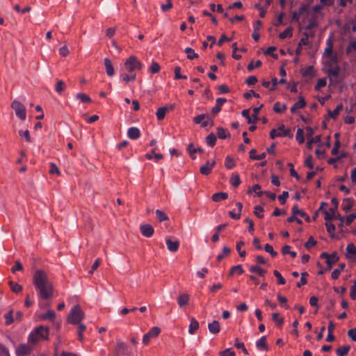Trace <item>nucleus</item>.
<instances>
[{"mask_svg":"<svg viewBox=\"0 0 356 356\" xmlns=\"http://www.w3.org/2000/svg\"><path fill=\"white\" fill-rule=\"evenodd\" d=\"M181 67L179 66H176L175 67V79H186L187 76L185 75L181 74Z\"/></svg>","mask_w":356,"mask_h":356,"instance_id":"54","label":"nucleus"},{"mask_svg":"<svg viewBox=\"0 0 356 356\" xmlns=\"http://www.w3.org/2000/svg\"><path fill=\"white\" fill-rule=\"evenodd\" d=\"M19 135L21 137L24 138L25 140L28 143H31V136H30L29 131L28 129H26L25 131H22V130L19 131Z\"/></svg>","mask_w":356,"mask_h":356,"instance_id":"57","label":"nucleus"},{"mask_svg":"<svg viewBox=\"0 0 356 356\" xmlns=\"http://www.w3.org/2000/svg\"><path fill=\"white\" fill-rule=\"evenodd\" d=\"M33 283L40 299L49 300L53 297L54 286L45 271L36 270L33 277Z\"/></svg>","mask_w":356,"mask_h":356,"instance_id":"1","label":"nucleus"},{"mask_svg":"<svg viewBox=\"0 0 356 356\" xmlns=\"http://www.w3.org/2000/svg\"><path fill=\"white\" fill-rule=\"evenodd\" d=\"M235 165L236 164L234 160L232 157L227 156L225 159V166L227 169L230 170L232 169L235 166Z\"/></svg>","mask_w":356,"mask_h":356,"instance_id":"50","label":"nucleus"},{"mask_svg":"<svg viewBox=\"0 0 356 356\" xmlns=\"http://www.w3.org/2000/svg\"><path fill=\"white\" fill-rule=\"evenodd\" d=\"M216 165L214 160L207 161L206 163L200 167V172L203 175H208Z\"/></svg>","mask_w":356,"mask_h":356,"instance_id":"14","label":"nucleus"},{"mask_svg":"<svg viewBox=\"0 0 356 356\" xmlns=\"http://www.w3.org/2000/svg\"><path fill=\"white\" fill-rule=\"evenodd\" d=\"M9 285L11 290L15 293H19L22 290V286L16 282H10Z\"/></svg>","mask_w":356,"mask_h":356,"instance_id":"52","label":"nucleus"},{"mask_svg":"<svg viewBox=\"0 0 356 356\" xmlns=\"http://www.w3.org/2000/svg\"><path fill=\"white\" fill-rule=\"evenodd\" d=\"M292 37V29L291 27L286 28L283 32L280 33L279 38L280 39H285L286 38Z\"/></svg>","mask_w":356,"mask_h":356,"instance_id":"47","label":"nucleus"},{"mask_svg":"<svg viewBox=\"0 0 356 356\" xmlns=\"http://www.w3.org/2000/svg\"><path fill=\"white\" fill-rule=\"evenodd\" d=\"M194 122L196 124H200L201 127H206L208 125L212 126L213 122V120L209 117L205 115L204 114L198 115L194 118Z\"/></svg>","mask_w":356,"mask_h":356,"instance_id":"12","label":"nucleus"},{"mask_svg":"<svg viewBox=\"0 0 356 356\" xmlns=\"http://www.w3.org/2000/svg\"><path fill=\"white\" fill-rule=\"evenodd\" d=\"M321 257L326 259V264L328 269H331L332 265L337 263L339 259L337 253L329 254L326 252H323Z\"/></svg>","mask_w":356,"mask_h":356,"instance_id":"13","label":"nucleus"},{"mask_svg":"<svg viewBox=\"0 0 356 356\" xmlns=\"http://www.w3.org/2000/svg\"><path fill=\"white\" fill-rule=\"evenodd\" d=\"M140 232L144 236L150 237L154 234V228L149 224L143 225L140 227Z\"/></svg>","mask_w":356,"mask_h":356,"instance_id":"16","label":"nucleus"},{"mask_svg":"<svg viewBox=\"0 0 356 356\" xmlns=\"http://www.w3.org/2000/svg\"><path fill=\"white\" fill-rule=\"evenodd\" d=\"M230 249L227 246H224L222 248V253L217 256V260L221 261L225 256L230 253Z\"/></svg>","mask_w":356,"mask_h":356,"instance_id":"58","label":"nucleus"},{"mask_svg":"<svg viewBox=\"0 0 356 356\" xmlns=\"http://www.w3.org/2000/svg\"><path fill=\"white\" fill-rule=\"evenodd\" d=\"M84 312L81 309V306L79 305H76L74 306L67 318V321L69 323L76 325L80 324V322L84 318Z\"/></svg>","mask_w":356,"mask_h":356,"instance_id":"3","label":"nucleus"},{"mask_svg":"<svg viewBox=\"0 0 356 356\" xmlns=\"http://www.w3.org/2000/svg\"><path fill=\"white\" fill-rule=\"evenodd\" d=\"M320 14L310 13L308 12L307 17L305 18V29L311 30L318 26V18Z\"/></svg>","mask_w":356,"mask_h":356,"instance_id":"5","label":"nucleus"},{"mask_svg":"<svg viewBox=\"0 0 356 356\" xmlns=\"http://www.w3.org/2000/svg\"><path fill=\"white\" fill-rule=\"evenodd\" d=\"M207 144L210 147H213L216 142V136L213 133L209 134L206 138Z\"/></svg>","mask_w":356,"mask_h":356,"instance_id":"37","label":"nucleus"},{"mask_svg":"<svg viewBox=\"0 0 356 356\" xmlns=\"http://www.w3.org/2000/svg\"><path fill=\"white\" fill-rule=\"evenodd\" d=\"M104 66L107 75L109 76H113L115 74V70L112 62L109 58H106L104 59Z\"/></svg>","mask_w":356,"mask_h":356,"instance_id":"21","label":"nucleus"},{"mask_svg":"<svg viewBox=\"0 0 356 356\" xmlns=\"http://www.w3.org/2000/svg\"><path fill=\"white\" fill-rule=\"evenodd\" d=\"M314 67L313 66H309L305 69V70L302 72V76H311L312 77L314 76Z\"/></svg>","mask_w":356,"mask_h":356,"instance_id":"62","label":"nucleus"},{"mask_svg":"<svg viewBox=\"0 0 356 356\" xmlns=\"http://www.w3.org/2000/svg\"><path fill=\"white\" fill-rule=\"evenodd\" d=\"M291 211H292V214L299 215L302 218H305L307 222L310 221L309 216L305 212H304L302 210L300 209L296 204L293 206Z\"/></svg>","mask_w":356,"mask_h":356,"instance_id":"24","label":"nucleus"},{"mask_svg":"<svg viewBox=\"0 0 356 356\" xmlns=\"http://www.w3.org/2000/svg\"><path fill=\"white\" fill-rule=\"evenodd\" d=\"M326 65L327 67H333L338 65V56L337 54L326 57Z\"/></svg>","mask_w":356,"mask_h":356,"instance_id":"29","label":"nucleus"},{"mask_svg":"<svg viewBox=\"0 0 356 356\" xmlns=\"http://www.w3.org/2000/svg\"><path fill=\"white\" fill-rule=\"evenodd\" d=\"M346 54L354 55L356 54V41H352L349 43L348 46L346 48Z\"/></svg>","mask_w":356,"mask_h":356,"instance_id":"44","label":"nucleus"},{"mask_svg":"<svg viewBox=\"0 0 356 356\" xmlns=\"http://www.w3.org/2000/svg\"><path fill=\"white\" fill-rule=\"evenodd\" d=\"M76 98L83 103H90L91 98L86 93H77Z\"/></svg>","mask_w":356,"mask_h":356,"instance_id":"42","label":"nucleus"},{"mask_svg":"<svg viewBox=\"0 0 356 356\" xmlns=\"http://www.w3.org/2000/svg\"><path fill=\"white\" fill-rule=\"evenodd\" d=\"M11 108L15 111V115L21 120H25L26 111L25 106L19 101L14 100L11 103Z\"/></svg>","mask_w":356,"mask_h":356,"instance_id":"6","label":"nucleus"},{"mask_svg":"<svg viewBox=\"0 0 356 356\" xmlns=\"http://www.w3.org/2000/svg\"><path fill=\"white\" fill-rule=\"evenodd\" d=\"M120 77L124 82L128 83L129 81H135L136 76L135 74L129 75L127 73L121 72Z\"/></svg>","mask_w":356,"mask_h":356,"instance_id":"34","label":"nucleus"},{"mask_svg":"<svg viewBox=\"0 0 356 356\" xmlns=\"http://www.w3.org/2000/svg\"><path fill=\"white\" fill-rule=\"evenodd\" d=\"M306 106V102L305 101L302 97H299L298 102L293 104V105L291 107V112L294 113L296 110L303 108Z\"/></svg>","mask_w":356,"mask_h":356,"instance_id":"22","label":"nucleus"},{"mask_svg":"<svg viewBox=\"0 0 356 356\" xmlns=\"http://www.w3.org/2000/svg\"><path fill=\"white\" fill-rule=\"evenodd\" d=\"M346 252L348 254L355 255L356 254V247L353 243H349L346 246Z\"/></svg>","mask_w":356,"mask_h":356,"instance_id":"63","label":"nucleus"},{"mask_svg":"<svg viewBox=\"0 0 356 356\" xmlns=\"http://www.w3.org/2000/svg\"><path fill=\"white\" fill-rule=\"evenodd\" d=\"M264 211V209L262 207L259 205H257L254 207V213L259 218H262L264 217V215L262 214Z\"/></svg>","mask_w":356,"mask_h":356,"instance_id":"56","label":"nucleus"},{"mask_svg":"<svg viewBox=\"0 0 356 356\" xmlns=\"http://www.w3.org/2000/svg\"><path fill=\"white\" fill-rule=\"evenodd\" d=\"M339 72L340 67L339 65L329 67L327 70V75L329 77H337L339 75Z\"/></svg>","mask_w":356,"mask_h":356,"instance_id":"31","label":"nucleus"},{"mask_svg":"<svg viewBox=\"0 0 356 356\" xmlns=\"http://www.w3.org/2000/svg\"><path fill=\"white\" fill-rule=\"evenodd\" d=\"M227 102V99L225 98H218L216 99V104L214 107L212 108L211 112L213 114H218L222 106Z\"/></svg>","mask_w":356,"mask_h":356,"instance_id":"25","label":"nucleus"},{"mask_svg":"<svg viewBox=\"0 0 356 356\" xmlns=\"http://www.w3.org/2000/svg\"><path fill=\"white\" fill-rule=\"evenodd\" d=\"M127 136L130 139L136 140L140 136V131L137 127H131L127 131Z\"/></svg>","mask_w":356,"mask_h":356,"instance_id":"26","label":"nucleus"},{"mask_svg":"<svg viewBox=\"0 0 356 356\" xmlns=\"http://www.w3.org/2000/svg\"><path fill=\"white\" fill-rule=\"evenodd\" d=\"M320 142H321V136L320 135L316 136L314 138H311L307 141V147L309 149H312L313 143H320Z\"/></svg>","mask_w":356,"mask_h":356,"instance_id":"53","label":"nucleus"},{"mask_svg":"<svg viewBox=\"0 0 356 356\" xmlns=\"http://www.w3.org/2000/svg\"><path fill=\"white\" fill-rule=\"evenodd\" d=\"M296 138L300 144H302L305 142L304 131L302 129H298Z\"/></svg>","mask_w":356,"mask_h":356,"instance_id":"51","label":"nucleus"},{"mask_svg":"<svg viewBox=\"0 0 356 356\" xmlns=\"http://www.w3.org/2000/svg\"><path fill=\"white\" fill-rule=\"evenodd\" d=\"M290 134L289 129H285V127L284 124L280 126L277 129H273L270 132V137L272 139L275 138L276 137L280 136H286Z\"/></svg>","mask_w":356,"mask_h":356,"instance_id":"11","label":"nucleus"},{"mask_svg":"<svg viewBox=\"0 0 356 356\" xmlns=\"http://www.w3.org/2000/svg\"><path fill=\"white\" fill-rule=\"evenodd\" d=\"M250 270L252 273H257L261 277H264L266 273V271L265 270L262 269L260 266L256 265L252 266L250 268Z\"/></svg>","mask_w":356,"mask_h":356,"instance_id":"36","label":"nucleus"},{"mask_svg":"<svg viewBox=\"0 0 356 356\" xmlns=\"http://www.w3.org/2000/svg\"><path fill=\"white\" fill-rule=\"evenodd\" d=\"M189 302V295L187 293H182L177 298V302L180 307L186 306Z\"/></svg>","mask_w":356,"mask_h":356,"instance_id":"27","label":"nucleus"},{"mask_svg":"<svg viewBox=\"0 0 356 356\" xmlns=\"http://www.w3.org/2000/svg\"><path fill=\"white\" fill-rule=\"evenodd\" d=\"M244 272L241 265H236L232 267L230 270V275H233L235 273H238V274H243Z\"/></svg>","mask_w":356,"mask_h":356,"instance_id":"60","label":"nucleus"},{"mask_svg":"<svg viewBox=\"0 0 356 356\" xmlns=\"http://www.w3.org/2000/svg\"><path fill=\"white\" fill-rule=\"evenodd\" d=\"M187 151L192 159H195L196 156L195 155V153H203L204 150L200 147H195L193 143H190L188 145Z\"/></svg>","mask_w":356,"mask_h":356,"instance_id":"17","label":"nucleus"},{"mask_svg":"<svg viewBox=\"0 0 356 356\" xmlns=\"http://www.w3.org/2000/svg\"><path fill=\"white\" fill-rule=\"evenodd\" d=\"M166 245L169 251L175 252L177 251L179 248V242L177 240L172 241L171 239L168 238L166 240Z\"/></svg>","mask_w":356,"mask_h":356,"instance_id":"23","label":"nucleus"},{"mask_svg":"<svg viewBox=\"0 0 356 356\" xmlns=\"http://www.w3.org/2000/svg\"><path fill=\"white\" fill-rule=\"evenodd\" d=\"M345 268V264H340L338 268L334 269L332 273V278L336 280L339 277L341 272Z\"/></svg>","mask_w":356,"mask_h":356,"instance_id":"39","label":"nucleus"},{"mask_svg":"<svg viewBox=\"0 0 356 356\" xmlns=\"http://www.w3.org/2000/svg\"><path fill=\"white\" fill-rule=\"evenodd\" d=\"M208 329L213 334H216L220 331V323L218 321H213L208 324Z\"/></svg>","mask_w":356,"mask_h":356,"instance_id":"20","label":"nucleus"},{"mask_svg":"<svg viewBox=\"0 0 356 356\" xmlns=\"http://www.w3.org/2000/svg\"><path fill=\"white\" fill-rule=\"evenodd\" d=\"M55 316H56L55 312L53 310H49L47 312V313H45L44 314L42 315V318L44 320H46V319L53 320V319H54Z\"/></svg>","mask_w":356,"mask_h":356,"instance_id":"59","label":"nucleus"},{"mask_svg":"<svg viewBox=\"0 0 356 356\" xmlns=\"http://www.w3.org/2000/svg\"><path fill=\"white\" fill-rule=\"evenodd\" d=\"M155 213L159 222H163L168 220V217L163 211L157 209L156 210Z\"/></svg>","mask_w":356,"mask_h":356,"instance_id":"46","label":"nucleus"},{"mask_svg":"<svg viewBox=\"0 0 356 356\" xmlns=\"http://www.w3.org/2000/svg\"><path fill=\"white\" fill-rule=\"evenodd\" d=\"M327 84V79L326 78L320 79L316 85L315 86L314 88L316 90H320L321 88L325 86Z\"/></svg>","mask_w":356,"mask_h":356,"instance_id":"61","label":"nucleus"},{"mask_svg":"<svg viewBox=\"0 0 356 356\" xmlns=\"http://www.w3.org/2000/svg\"><path fill=\"white\" fill-rule=\"evenodd\" d=\"M33 351V346L29 344L21 343L15 348L16 356H27Z\"/></svg>","mask_w":356,"mask_h":356,"instance_id":"9","label":"nucleus"},{"mask_svg":"<svg viewBox=\"0 0 356 356\" xmlns=\"http://www.w3.org/2000/svg\"><path fill=\"white\" fill-rule=\"evenodd\" d=\"M263 106L261 104L259 106L253 108L254 114L252 116L250 115V109H245L242 111L241 114L248 120V123H255L258 120L257 115Z\"/></svg>","mask_w":356,"mask_h":356,"instance_id":"7","label":"nucleus"},{"mask_svg":"<svg viewBox=\"0 0 356 356\" xmlns=\"http://www.w3.org/2000/svg\"><path fill=\"white\" fill-rule=\"evenodd\" d=\"M184 52L186 54L187 58L189 60L198 58V54H196L195 51L191 47H186L184 50Z\"/></svg>","mask_w":356,"mask_h":356,"instance_id":"38","label":"nucleus"},{"mask_svg":"<svg viewBox=\"0 0 356 356\" xmlns=\"http://www.w3.org/2000/svg\"><path fill=\"white\" fill-rule=\"evenodd\" d=\"M273 110L278 113H284L286 110V105L285 104H280V102L275 103Z\"/></svg>","mask_w":356,"mask_h":356,"instance_id":"33","label":"nucleus"},{"mask_svg":"<svg viewBox=\"0 0 356 356\" xmlns=\"http://www.w3.org/2000/svg\"><path fill=\"white\" fill-rule=\"evenodd\" d=\"M343 109V105L342 104H338L336 108L332 111H329V115L333 118L335 119L339 115V112Z\"/></svg>","mask_w":356,"mask_h":356,"instance_id":"41","label":"nucleus"},{"mask_svg":"<svg viewBox=\"0 0 356 356\" xmlns=\"http://www.w3.org/2000/svg\"><path fill=\"white\" fill-rule=\"evenodd\" d=\"M350 296L352 299L356 300V280L354 281L353 284L350 287Z\"/></svg>","mask_w":356,"mask_h":356,"instance_id":"64","label":"nucleus"},{"mask_svg":"<svg viewBox=\"0 0 356 356\" xmlns=\"http://www.w3.org/2000/svg\"><path fill=\"white\" fill-rule=\"evenodd\" d=\"M129 347L127 343L121 339H116V346L114 350L115 356H123L128 355Z\"/></svg>","mask_w":356,"mask_h":356,"instance_id":"8","label":"nucleus"},{"mask_svg":"<svg viewBox=\"0 0 356 356\" xmlns=\"http://www.w3.org/2000/svg\"><path fill=\"white\" fill-rule=\"evenodd\" d=\"M227 198L228 194L224 192L214 193L211 197L212 200L215 202H218Z\"/></svg>","mask_w":356,"mask_h":356,"instance_id":"28","label":"nucleus"},{"mask_svg":"<svg viewBox=\"0 0 356 356\" xmlns=\"http://www.w3.org/2000/svg\"><path fill=\"white\" fill-rule=\"evenodd\" d=\"M272 320L277 323V327H281L284 323V318L280 317L278 313H273L272 314Z\"/></svg>","mask_w":356,"mask_h":356,"instance_id":"45","label":"nucleus"},{"mask_svg":"<svg viewBox=\"0 0 356 356\" xmlns=\"http://www.w3.org/2000/svg\"><path fill=\"white\" fill-rule=\"evenodd\" d=\"M337 212V207L330 208L329 210H324L323 211V213L325 215L324 219L327 221L332 220L333 219H334L336 218Z\"/></svg>","mask_w":356,"mask_h":356,"instance_id":"19","label":"nucleus"},{"mask_svg":"<svg viewBox=\"0 0 356 356\" xmlns=\"http://www.w3.org/2000/svg\"><path fill=\"white\" fill-rule=\"evenodd\" d=\"M256 347L258 350H260L267 351L268 350L267 338L266 336L261 337L259 340L256 341Z\"/></svg>","mask_w":356,"mask_h":356,"instance_id":"18","label":"nucleus"},{"mask_svg":"<svg viewBox=\"0 0 356 356\" xmlns=\"http://www.w3.org/2000/svg\"><path fill=\"white\" fill-rule=\"evenodd\" d=\"M334 54H335L333 52V40L330 37L326 40V48L324 50L323 56L326 58Z\"/></svg>","mask_w":356,"mask_h":356,"instance_id":"15","label":"nucleus"},{"mask_svg":"<svg viewBox=\"0 0 356 356\" xmlns=\"http://www.w3.org/2000/svg\"><path fill=\"white\" fill-rule=\"evenodd\" d=\"M199 323L198 321L195 319L194 318H192L191 319V323L189 325L188 327V332L191 334H193L195 331H197L199 329Z\"/></svg>","mask_w":356,"mask_h":356,"instance_id":"30","label":"nucleus"},{"mask_svg":"<svg viewBox=\"0 0 356 356\" xmlns=\"http://www.w3.org/2000/svg\"><path fill=\"white\" fill-rule=\"evenodd\" d=\"M275 50H276V47H274V46H271V47H269L266 50V51L264 52V54H265L266 55L271 56L273 58L277 59V58H278L277 54H274V51H275Z\"/></svg>","mask_w":356,"mask_h":356,"instance_id":"55","label":"nucleus"},{"mask_svg":"<svg viewBox=\"0 0 356 356\" xmlns=\"http://www.w3.org/2000/svg\"><path fill=\"white\" fill-rule=\"evenodd\" d=\"M49 328L44 326L36 327L29 336L28 341L31 343H35L40 339H48Z\"/></svg>","mask_w":356,"mask_h":356,"instance_id":"2","label":"nucleus"},{"mask_svg":"<svg viewBox=\"0 0 356 356\" xmlns=\"http://www.w3.org/2000/svg\"><path fill=\"white\" fill-rule=\"evenodd\" d=\"M350 347L349 346H343L337 349L336 353L338 356H346L348 355Z\"/></svg>","mask_w":356,"mask_h":356,"instance_id":"35","label":"nucleus"},{"mask_svg":"<svg viewBox=\"0 0 356 356\" xmlns=\"http://www.w3.org/2000/svg\"><path fill=\"white\" fill-rule=\"evenodd\" d=\"M230 183L232 186L238 187L241 184V179L238 174L232 175L230 178Z\"/></svg>","mask_w":356,"mask_h":356,"instance_id":"43","label":"nucleus"},{"mask_svg":"<svg viewBox=\"0 0 356 356\" xmlns=\"http://www.w3.org/2000/svg\"><path fill=\"white\" fill-rule=\"evenodd\" d=\"M325 225L330 236L334 238L335 236V225L331 222H326Z\"/></svg>","mask_w":356,"mask_h":356,"instance_id":"48","label":"nucleus"},{"mask_svg":"<svg viewBox=\"0 0 356 356\" xmlns=\"http://www.w3.org/2000/svg\"><path fill=\"white\" fill-rule=\"evenodd\" d=\"M216 134L219 138L225 139L230 137V134L226 129L222 127H218Z\"/></svg>","mask_w":356,"mask_h":356,"instance_id":"32","label":"nucleus"},{"mask_svg":"<svg viewBox=\"0 0 356 356\" xmlns=\"http://www.w3.org/2000/svg\"><path fill=\"white\" fill-rule=\"evenodd\" d=\"M143 64L138 60L135 56L129 57L124 63V70L128 72H132L136 70H140Z\"/></svg>","mask_w":356,"mask_h":356,"instance_id":"4","label":"nucleus"},{"mask_svg":"<svg viewBox=\"0 0 356 356\" xmlns=\"http://www.w3.org/2000/svg\"><path fill=\"white\" fill-rule=\"evenodd\" d=\"M244 245H245V243L242 241H240L237 242L236 245V249L238 252L239 256L241 257H245L246 255L245 251L241 250V248L243 246H244Z\"/></svg>","mask_w":356,"mask_h":356,"instance_id":"49","label":"nucleus"},{"mask_svg":"<svg viewBox=\"0 0 356 356\" xmlns=\"http://www.w3.org/2000/svg\"><path fill=\"white\" fill-rule=\"evenodd\" d=\"M168 111V108L166 106H163L159 108L156 111V118L159 120H162Z\"/></svg>","mask_w":356,"mask_h":356,"instance_id":"40","label":"nucleus"},{"mask_svg":"<svg viewBox=\"0 0 356 356\" xmlns=\"http://www.w3.org/2000/svg\"><path fill=\"white\" fill-rule=\"evenodd\" d=\"M161 332V329L159 327H152L149 332L144 334L143 337V343L145 345H147L152 338L156 337Z\"/></svg>","mask_w":356,"mask_h":356,"instance_id":"10","label":"nucleus"}]
</instances>
